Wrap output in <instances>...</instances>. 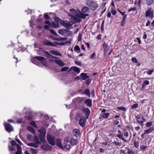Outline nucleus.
Returning <instances> with one entry per match:
<instances>
[{"instance_id":"1","label":"nucleus","mask_w":154,"mask_h":154,"mask_svg":"<svg viewBox=\"0 0 154 154\" xmlns=\"http://www.w3.org/2000/svg\"><path fill=\"white\" fill-rule=\"evenodd\" d=\"M86 4L91 10L93 11L95 10L98 7L97 3L92 0H88Z\"/></svg>"},{"instance_id":"2","label":"nucleus","mask_w":154,"mask_h":154,"mask_svg":"<svg viewBox=\"0 0 154 154\" xmlns=\"http://www.w3.org/2000/svg\"><path fill=\"white\" fill-rule=\"evenodd\" d=\"M47 139L49 143L52 146H54L55 144V138L53 136L50 134L47 135Z\"/></svg>"},{"instance_id":"3","label":"nucleus","mask_w":154,"mask_h":154,"mask_svg":"<svg viewBox=\"0 0 154 154\" xmlns=\"http://www.w3.org/2000/svg\"><path fill=\"white\" fill-rule=\"evenodd\" d=\"M69 31L66 29H60L58 31V33L64 36H67L69 34Z\"/></svg>"},{"instance_id":"4","label":"nucleus","mask_w":154,"mask_h":154,"mask_svg":"<svg viewBox=\"0 0 154 154\" xmlns=\"http://www.w3.org/2000/svg\"><path fill=\"white\" fill-rule=\"evenodd\" d=\"M153 11L151 8H150L146 11V17H149L151 18L153 17Z\"/></svg>"},{"instance_id":"5","label":"nucleus","mask_w":154,"mask_h":154,"mask_svg":"<svg viewBox=\"0 0 154 154\" xmlns=\"http://www.w3.org/2000/svg\"><path fill=\"white\" fill-rule=\"evenodd\" d=\"M35 58L41 61V63L44 66L46 65L47 61L46 59L44 57L40 56H36Z\"/></svg>"},{"instance_id":"6","label":"nucleus","mask_w":154,"mask_h":154,"mask_svg":"<svg viewBox=\"0 0 154 154\" xmlns=\"http://www.w3.org/2000/svg\"><path fill=\"white\" fill-rule=\"evenodd\" d=\"M70 143L69 140H68V138H65L63 143V146L64 148L67 149H69L70 147Z\"/></svg>"},{"instance_id":"7","label":"nucleus","mask_w":154,"mask_h":154,"mask_svg":"<svg viewBox=\"0 0 154 154\" xmlns=\"http://www.w3.org/2000/svg\"><path fill=\"white\" fill-rule=\"evenodd\" d=\"M41 148L44 150L51 151L52 150V147L48 144H45L41 146Z\"/></svg>"},{"instance_id":"8","label":"nucleus","mask_w":154,"mask_h":154,"mask_svg":"<svg viewBox=\"0 0 154 154\" xmlns=\"http://www.w3.org/2000/svg\"><path fill=\"white\" fill-rule=\"evenodd\" d=\"M70 14L69 15L73 17H77L78 13L77 11L73 8L70 9Z\"/></svg>"},{"instance_id":"9","label":"nucleus","mask_w":154,"mask_h":154,"mask_svg":"<svg viewBox=\"0 0 154 154\" xmlns=\"http://www.w3.org/2000/svg\"><path fill=\"white\" fill-rule=\"evenodd\" d=\"M79 140L77 138L72 137L70 140V143L72 145L75 146L78 143Z\"/></svg>"},{"instance_id":"10","label":"nucleus","mask_w":154,"mask_h":154,"mask_svg":"<svg viewBox=\"0 0 154 154\" xmlns=\"http://www.w3.org/2000/svg\"><path fill=\"white\" fill-rule=\"evenodd\" d=\"M43 43L44 45H46L55 46V44L54 43H52L47 39L44 40L43 42Z\"/></svg>"},{"instance_id":"11","label":"nucleus","mask_w":154,"mask_h":154,"mask_svg":"<svg viewBox=\"0 0 154 154\" xmlns=\"http://www.w3.org/2000/svg\"><path fill=\"white\" fill-rule=\"evenodd\" d=\"M118 132L119 134L117 135V137L119 139L123 140L125 142H127V141L123 138V133L120 130H118Z\"/></svg>"},{"instance_id":"12","label":"nucleus","mask_w":154,"mask_h":154,"mask_svg":"<svg viewBox=\"0 0 154 154\" xmlns=\"http://www.w3.org/2000/svg\"><path fill=\"white\" fill-rule=\"evenodd\" d=\"M34 143H29L28 144V145L30 146L33 147L35 148H37L38 145L41 144V143L40 142H34Z\"/></svg>"},{"instance_id":"13","label":"nucleus","mask_w":154,"mask_h":154,"mask_svg":"<svg viewBox=\"0 0 154 154\" xmlns=\"http://www.w3.org/2000/svg\"><path fill=\"white\" fill-rule=\"evenodd\" d=\"M5 125V128L7 131L10 132L12 131L13 127L10 124L7 123Z\"/></svg>"},{"instance_id":"14","label":"nucleus","mask_w":154,"mask_h":154,"mask_svg":"<svg viewBox=\"0 0 154 154\" xmlns=\"http://www.w3.org/2000/svg\"><path fill=\"white\" fill-rule=\"evenodd\" d=\"M86 122V119L85 118H82L80 119L79 124L81 126L83 127L85 126V124Z\"/></svg>"},{"instance_id":"15","label":"nucleus","mask_w":154,"mask_h":154,"mask_svg":"<svg viewBox=\"0 0 154 154\" xmlns=\"http://www.w3.org/2000/svg\"><path fill=\"white\" fill-rule=\"evenodd\" d=\"M88 14H84L81 12H79L78 13L77 17L82 19H85L86 16H88Z\"/></svg>"},{"instance_id":"16","label":"nucleus","mask_w":154,"mask_h":154,"mask_svg":"<svg viewBox=\"0 0 154 154\" xmlns=\"http://www.w3.org/2000/svg\"><path fill=\"white\" fill-rule=\"evenodd\" d=\"M55 62L60 67H62L65 65V63L62 60L59 59H56L54 60Z\"/></svg>"},{"instance_id":"17","label":"nucleus","mask_w":154,"mask_h":154,"mask_svg":"<svg viewBox=\"0 0 154 154\" xmlns=\"http://www.w3.org/2000/svg\"><path fill=\"white\" fill-rule=\"evenodd\" d=\"M73 133L75 137H78L80 134V130L77 129H74L73 131Z\"/></svg>"},{"instance_id":"18","label":"nucleus","mask_w":154,"mask_h":154,"mask_svg":"<svg viewBox=\"0 0 154 154\" xmlns=\"http://www.w3.org/2000/svg\"><path fill=\"white\" fill-rule=\"evenodd\" d=\"M154 130V128L152 127L148 128L144 131V134H148L152 132Z\"/></svg>"},{"instance_id":"19","label":"nucleus","mask_w":154,"mask_h":154,"mask_svg":"<svg viewBox=\"0 0 154 154\" xmlns=\"http://www.w3.org/2000/svg\"><path fill=\"white\" fill-rule=\"evenodd\" d=\"M49 52L50 53L56 55L60 56H61L62 55V54L61 53H60L58 51H57L55 50H51Z\"/></svg>"},{"instance_id":"20","label":"nucleus","mask_w":154,"mask_h":154,"mask_svg":"<svg viewBox=\"0 0 154 154\" xmlns=\"http://www.w3.org/2000/svg\"><path fill=\"white\" fill-rule=\"evenodd\" d=\"M46 135H39V139L41 142L44 143L45 142V138Z\"/></svg>"},{"instance_id":"21","label":"nucleus","mask_w":154,"mask_h":154,"mask_svg":"<svg viewBox=\"0 0 154 154\" xmlns=\"http://www.w3.org/2000/svg\"><path fill=\"white\" fill-rule=\"evenodd\" d=\"M63 26L68 29H70L72 28V25L69 23H64Z\"/></svg>"},{"instance_id":"22","label":"nucleus","mask_w":154,"mask_h":154,"mask_svg":"<svg viewBox=\"0 0 154 154\" xmlns=\"http://www.w3.org/2000/svg\"><path fill=\"white\" fill-rule=\"evenodd\" d=\"M91 100H86L85 101V103L87 104V106H89V107H91Z\"/></svg>"},{"instance_id":"23","label":"nucleus","mask_w":154,"mask_h":154,"mask_svg":"<svg viewBox=\"0 0 154 154\" xmlns=\"http://www.w3.org/2000/svg\"><path fill=\"white\" fill-rule=\"evenodd\" d=\"M38 131L40 133L39 135H46V131L44 129H39Z\"/></svg>"},{"instance_id":"24","label":"nucleus","mask_w":154,"mask_h":154,"mask_svg":"<svg viewBox=\"0 0 154 154\" xmlns=\"http://www.w3.org/2000/svg\"><path fill=\"white\" fill-rule=\"evenodd\" d=\"M81 76H82V79L83 80H85L86 79L89 78V76H88L86 73H82L81 74Z\"/></svg>"},{"instance_id":"25","label":"nucleus","mask_w":154,"mask_h":154,"mask_svg":"<svg viewBox=\"0 0 154 154\" xmlns=\"http://www.w3.org/2000/svg\"><path fill=\"white\" fill-rule=\"evenodd\" d=\"M70 69H73L74 71L76 72L77 73H79L80 72V70L76 66H72Z\"/></svg>"},{"instance_id":"26","label":"nucleus","mask_w":154,"mask_h":154,"mask_svg":"<svg viewBox=\"0 0 154 154\" xmlns=\"http://www.w3.org/2000/svg\"><path fill=\"white\" fill-rule=\"evenodd\" d=\"M74 20L76 22L79 23L82 21V20L80 18L78 17H73Z\"/></svg>"},{"instance_id":"27","label":"nucleus","mask_w":154,"mask_h":154,"mask_svg":"<svg viewBox=\"0 0 154 154\" xmlns=\"http://www.w3.org/2000/svg\"><path fill=\"white\" fill-rule=\"evenodd\" d=\"M27 128L31 132L33 133H35V131L32 127L30 126H28L27 127Z\"/></svg>"},{"instance_id":"28","label":"nucleus","mask_w":154,"mask_h":154,"mask_svg":"<svg viewBox=\"0 0 154 154\" xmlns=\"http://www.w3.org/2000/svg\"><path fill=\"white\" fill-rule=\"evenodd\" d=\"M154 0H146V4L148 5H150L152 4L154 2Z\"/></svg>"},{"instance_id":"29","label":"nucleus","mask_w":154,"mask_h":154,"mask_svg":"<svg viewBox=\"0 0 154 154\" xmlns=\"http://www.w3.org/2000/svg\"><path fill=\"white\" fill-rule=\"evenodd\" d=\"M83 94H86L88 96H90V92L89 90L88 89H86L83 93Z\"/></svg>"},{"instance_id":"30","label":"nucleus","mask_w":154,"mask_h":154,"mask_svg":"<svg viewBox=\"0 0 154 154\" xmlns=\"http://www.w3.org/2000/svg\"><path fill=\"white\" fill-rule=\"evenodd\" d=\"M74 50L75 51H78V53L80 52V49L78 45H76L75 47Z\"/></svg>"},{"instance_id":"31","label":"nucleus","mask_w":154,"mask_h":154,"mask_svg":"<svg viewBox=\"0 0 154 154\" xmlns=\"http://www.w3.org/2000/svg\"><path fill=\"white\" fill-rule=\"evenodd\" d=\"M29 149L33 154H37L38 152V150L36 149L32 148H30Z\"/></svg>"},{"instance_id":"32","label":"nucleus","mask_w":154,"mask_h":154,"mask_svg":"<svg viewBox=\"0 0 154 154\" xmlns=\"http://www.w3.org/2000/svg\"><path fill=\"white\" fill-rule=\"evenodd\" d=\"M88 10H89V8L88 7H85L82 9V11L83 13H85L88 11Z\"/></svg>"},{"instance_id":"33","label":"nucleus","mask_w":154,"mask_h":154,"mask_svg":"<svg viewBox=\"0 0 154 154\" xmlns=\"http://www.w3.org/2000/svg\"><path fill=\"white\" fill-rule=\"evenodd\" d=\"M57 145L60 148L62 149L63 148V146L60 140H57Z\"/></svg>"},{"instance_id":"34","label":"nucleus","mask_w":154,"mask_h":154,"mask_svg":"<svg viewBox=\"0 0 154 154\" xmlns=\"http://www.w3.org/2000/svg\"><path fill=\"white\" fill-rule=\"evenodd\" d=\"M54 20L57 23L59 24L61 22L60 19L57 17H56L54 18Z\"/></svg>"},{"instance_id":"35","label":"nucleus","mask_w":154,"mask_h":154,"mask_svg":"<svg viewBox=\"0 0 154 154\" xmlns=\"http://www.w3.org/2000/svg\"><path fill=\"white\" fill-rule=\"evenodd\" d=\"M109 113H105L102 114V116L103 118H106L109 115Z\"/></svg>"},{"instance_id":"36","label":"nucleus","mask_w":154,"mask_h":154,"mask_svg":"<svg viewBox=\"0 0 154 154\" xmlns=\"http://www.w3.org/2000/svg\"><path fill=\"white\" fill-rule=\"evenodd\" d=\"M52 24L53 27L55 28H58L59 27V24L57 23H55L54 22H52Z\"/></svg>"},{"instance_id":"37","label":"nucleus","mask_w":154,"mask_h":154,"mask_svg":"<svg viewBox=\"0 0 154 154\" xmlns=\"http://www.w3.org/2000/svg\"><path fill=\"white\" fill-rule=\"evenodd\" d=\"M152 122H148L146 123V126L148 128H149L152 125Z\"/></svg>"},{"instance_id":"38","label":"nucleus","mask_w":154,"mask_h":154,"mask_svg":"<svg viewBox=\"0 0 154 154\" xmlns=\"http://www.w3.org/2000/svg\"><path fill=\"white\" fill-rule=\"evenodd\" d=\"M134 146L136 148H138L139 146V142L137 141H135L134 142Z\"/></svg>"},{"instance_id":"39","label":"nucleus","mask_w":154,"mask_h":154,"mask_svg":"<svg viewBox=\"0 0 154 154\" xmlns=\"http://www.w3.org/2000/svg\"><path fill=\"white\" fill-rule=\"evenodd\" d=\"M54 43L55 44V46H56L57 45H65V43L62 42L60 43H59L57 42H54Z\"/></svg>"},{"instance_id":"40","label":"nucleus","mask_w":154,"mask_h":154,"mask_svg":"<svg viewBox=\"0 0 154 154\" xmlns=\"http://www.w3.org/2000/svg\"><path fill=\"white\" fill-rule=\"evenodd\" d=\"M117 109L119 110H121L124 111H125L126 110V108L123 106L118 107H117Z\"/></svg>"},{"instance_id":"41","label":"nucleus","mask_w":154,"mask_h":154,"mask_svg":"<svg viewBox=\"0 0 154 154\" xmlns=\"http://www.w3.org/2000/svg\"><path fill=\"white\" fill-rule=\"evenodd\" d=\"M34 138H33V142H40L39 141L38 137L36 135H35L34 136Z\"/></svg>"},{"instance_id":"42","label":"nucleus","mask_w":154,"mask_h":154,"mask_svg":"<svg viewBox=\"0 0 154 154\" xmlns=\"http://www.w3.org/2000/svg\"><path fill=\"white\" fill-rule=\"evenodd\" d=\"M67 39V37H63L60 38H57L56 40L57 41H65Z\"/></svg>"},{"instance_id":"43","label":"nucleus","mask_w":154,"mask_h":154,"mask_svg":"<svg viewBox=\"0 0 154 154\" xmlns=\"http://www.w3.org/2000/svg\"><path fill=\"white\" fill-rule=\"evenodd\" d=\"M84 112H85L87 114L89 115L90 112V111L89 109L88 108L84 109L83 110Z\"/></svg>"},{"instance_id":"44","label":"nucleus","mask_w":154,"mask_h":154,"mask_svg":"<svg viewBox=\"0 0 154 154\" xmlns=\"http://www.w3.org/2000/svg\"><path fill=\"white\" fill-rule=\"evenodd\" d=\"M138 104L137 103L134 104L132 105L131 106V109H135L138 107Z\"/></svg>"},{"instance_id":"45","label":"nucleus","mask_w":154,"mask_h":154,"mask_svg":"<svg viewBox=\"0 0 154 154\" xmlns=\"http://www.w3.org/2000/svg\"><path fill=\"white\" fill-rule=\"evenodd\" d=\"M50 31L51 33L55 35H56L57 36L58 35L57 33L55 32V31L52 29H50Z\"/></svg>"},{"instance_id":"46","label":"nucleus","mask_w":154,"mask_h":154,"mask_svg":"<svg viewBox=\"0 0 154 154\" xmlns=\"http://www.w3.org/2000/svg\"><path fill=\"white\" fill-rule=\"evenodd\" d=\"M45 54L46 55H48V56H52V57L53 58H57V57H53L52 56V55L49 54V52L48 51H45Z\"/></svg>"},{"instance_id":"47","label":"nucleus","mask_w":154,"mask_h":154,"mask_svg":"<svg viewBox=\"0 0 154 154\" xmlns=\"http://www.w3.org/2000/svg\"><path fill=\"white\" fill-rule=\"evenodd\" d=\"M28 139L32 141L33 140V137L31 135H28L27 137Z\"/></svg>"},{"instance_id":"48","label":"nucleus","mask_w":154,"mask_h":154,"mask_svg":"<svg viewBox=\"0 0 154 154\" xmlns=\"http://www.w3.org/2000/svg\"><path fill=\"white\" fill-rule=\"evenodd\" d=\"M69 69L68 67H65L62 68L61 70L62 72H64L67 71Z\"/></svg>"},{"instance_id":"49","label":"nucleus","mask_w":154,"mask_h":154,"mask_svg":"<svg viewBox=\"0 0 154 154\" xmlns=\"http://www.w3.org/2000/svg\"><path fill=\"white\" fill-rule=\"evenodd\" d=\"M154 70L153 69H152L149 71H147L146 72V73L148 75H150L152 74V72H154Z\"/></svg>"},{"instance_id":"50","label":"nucleus","mask_w":154,"mask_h":154,"mask_svg":"<svg viewBox=\"0 0 154 154\" xmlns=\"http://www.w3.org/2000/svg\"><path fill=\"white\" fill-rule=\"evenodd\" d=\"M127 148L128 150V154H134V152L133 151L131 150H130L128 147Z\"/></svg>"},{"instance_id":"51","label":"nucleus","mask_w":154,"mask_h":154,"mask_svg":"<svg viewBox=\"0 0 154 154\" xmlns=\"http://www.w3.org/2000/svg\"><path fill=\"white\" fill-rule=\"evenodd\" d=\"M111 12L112 14L113 15H115L116 13V11L115 10L113 9V8L111 10Z\"/></svg>"},{"instance_id":"52","label":"nucleus","mask_w":154,"mask_h":154,"mask_svg":"<svg viewBox=\"0 0 154 154\" xmlns=\"http://www.w3.org/2000/svg\"><path fill=\"white\" fill-rule=\"evenodd\" d=\"M131 60L133 62L136 63H137V59L135 57H133L131 59Z\"/></svg>"},{"instance_id":"53","label":"nucleus","mask_w":154,"mask_h":154,"mask_svg":"<svg viewBox=\"0 0 154 154\" xmlns=\"http://www.w3.org/2000/svg\"><path fill=\"white\" fill-rule=\"evenodd\" d=\"M75 64H76L77 65L81 66L82 65V64L81 62H80L79 61H75Z\"/></svg>"},{"instance_id":"54","label":"nucleus","mask_w":154,"mask_h":154,"mask_svg":"<svg viewBox=\"0 0 154 154\" xmlns=\"http://www.w3.org/2000/svg\"><path fill=\"white\" fill-rule=\"evenodd\" d=\"M9 150L10 151H12L14 150V149L13 147L9 146L8 147Z\"/></svg>"},{"instance_id":"55","label":"nucleus","mask_w":154,"mask_h":154,"mask_svg":"<svg viewBox=\"0 0 154 154\" xmlns=\"http://www.w3.org/2000/svg\"><path fill=\"white\" fill-rule=\"evenodd\" d=\"M11 145L12 146H15L17 145L16 142L14 140H12L11 142Z\"/></svg>"},{"instance_id":"56","label":"nucleus","mask_w":154,"mask_h":154,"mask_svg":"<svg viewBox=\"0 0 154 154\" xmlns=\"http://www.w3.org/2000/svg\"><path fill=\"white\" fill-rule=\"evenodd\" d=\"M108 46V45L105 42H104L103 44V47L105 49H106Z\"/></svg>"},{"instance_id":"57","label":"nucleus","mask_w":154,"mask_h":154,"mask_svg":"<svg viewBox=\"0 0 154 154\" xmlns=\"http://www.w3.org/2000/svg\"><path fill=\"white\" fill-rule=\"evenodd\" d=\"M137 122L139 124L142 126H143V122L142 121L137 120Z\"/></svg>"},{"instance_id":"58","label":"nucleus","mask_w":154,"mask_h":154,"mask_svg":"<svg viewBox=\"0 0 154 154\" xmlns=\"http://www.w3.org/2000/svg\"><path fill=\"white\" fill-rule=\"evenodd\" d=\"M30 124L32 125V126L34 127H36L37 126L35 125V123L34 122H32L30 123Z\"/></svg>"},{"instance_id":"59","label":"nucleus","mask_w":154,"mask_h":154,"mask_svg":"<svg viewBox=\"0 0 154 154\" xmlns=\"http://www.w3.org/2000/svg\"><path fill=\"white\" fill-rule=\"evenodd\" d=\"M147 148V146H142L140 147V149L143 150H145L146 148Z\"/></svg>"},{"instance_id":"60","label":"nucleus","mask_w":154,"mask_h":154,"mask_svg":"<svg viewBox=\"0 0 154 154\" xmlns=\"http://www.w3.org/2000/svg\"><path fill=\"white\" fill-rule=\"evenodd\" d=\"M17 150H20V151H22V148L21 147V146H20L18 144H17Z\"/></svg>"},{"instance_id":"61","label":"nucleus","mask_w":154,"mask_h":154,"mask_svg":"<svg viewBox=\"0 0 154 154\" xmlns=\"http://www.w3.org/2000/svg\"><path fill=\"white\" fill-rule=\"evenodd\" d=\"M44 17L46 19H49V17L48 15L46 14H44Z\"/></svg>"},{"instance_id":"62","label":"nucleus","mask_w":154,"mask_h":154,"mask_svg":"<svg viewBox=\"0 0 154 154\" xmlns=\"http://www.w3.org/2000/svg\"><path fill=\"white\" fill-rule=\"evenodd\" d=\"M114 143H115V144L116 145H119V146H120L121 145V143L120 142V143H119V142H116V141H115L114 142Z\"/></svg>"},{"instance_id":"63","label":"nucleus","mask_w":154,"mask_h":154,"mask_svg":"<svg viewBox=\"0 0 154 154\" xmlns=\"http://www.w3.org/2000/svg\"><path fill=\"white\" fill-rule=\"evenodd\" d=\"M136 10V8L135 7L134 8H131L129 10V11L130 12L131 11H135Z\"/></svg>"},{"instance_id":"64","label":"nucleus","mask_w":154,"mask_h":154,"mask_svg":"<svg viewBox=\"0 0 154 154\" xmlns=\"http://www.w3.org/2000/svg\"><path fill=\"white\" fill-rule=\"evenodd\" d=\"M22 153V151L19 150H17V151L15 152V154H21Z\"/></svg>"}]
</instances>
